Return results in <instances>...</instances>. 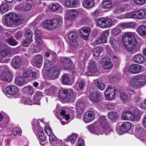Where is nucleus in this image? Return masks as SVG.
I'll return each mask as SVG.
<instances>
[{
  "instance_id": "1",
  "label": "nucleus",
  "mask_w": 146,
  "mask_h": 146,
  "mask_svg": "<svg viewBox=\"0 0 146 146\" xmlns=\"http://www.w3.org/2000/svg\"><path fill=\"white\" fill-rule=\"evenodd\" d=\"M136 35L135 32H128L122 36V43L128 51H131L134 50L135 48V45L138 44L135 37Z\"/></svg>"
},
{
  "instance_id": "2",
  "label": "nucleus",
  "mask_w": 146,
  "mask_h": 146,
  "mask_svg": "<svg viewBox=\"0 0 146 146\" xmlns=\"http://www.w3.org/2000/svg\"><path fill=\"white\" fill-rule=\"evenodd\" d=\"M22 22L21 20L18 19L17 15L13 13L5 15L2 19L3 24L12 27H15L19 25Z\"/></svg>"
},
{
  "instance_id": "3",
  "label": "nucleus",
  "mask_w": 146,
  "mask_h": 146,
  "mask_svg": "<svg viewBox=\"0 0 146 146\" xmlns=\"http://www.w3.org/2000/svg\"><path fill=\"white\" fill-rule=\"evenodd\" d=\"M130 86L137 89L146 85V73L136 75L129 82Z\"/></svg>"
},
{
  "instance_id": "4",
  "label": "nucleus",
  "mask_w": 146,
  "mask_h": 146,
  "mask_svg": "<svg viewBox=\"0 0 146 146\" xmlns=\"http://www.w3.org/2000/svg\"><path fill=\"white\" fill-rule=\"evenodd\" d=\"M141 114V111L137 109H135L132 112L125 111L122 113L121 119L123 120H137L140 119Z\"/></svg>"
},
{
  "instance_id": "5",
  "label": "nucleus",
  "mask_w": 146,
  "mask_h": 146,
  "mask_svg": "<svg viewBox=\"0 0 146 146\" xmlns=\"http://www.w3.org/2000/svg\"><path fill=\"white\" fill-rule=\"evenodd\" d=\"M61 65L62 69L73 73L75 70L72 62L70 59L66 57H63L61 59Z\"/></svg>"
},
{
  "instance_id": "6",
  "label": "nucleus",
  "mask_w": 146,
  "mask_h": 146,
  "mask_svg": "<svg viewBox=\"0 0 146 146\" xmlns=\"http://www.w3.org/2000/svg\"><path fill=\"white\" fill-rule=\"evenodd\" d=\"M96 25L102 28H109L113 25V22L110 19L100 18L96 21Z\"/></svg>"
},
{
  "instance_id": "7",
  "label": "nucleus",
  "mask_w": 146,
  "mask_h": 146,
  "mask_svg": "<svg viewBox=\"0 0 146 146\" xmlns=\"http://www.w3.org/2000/svg\"><path fill=\"white\" fill-rule=\"evenodd\" d=\"M44 130L45 133L49 135V136L50 143L52 145H57L60 141L59 140L57 139L55 136H52V135L53 134L50 127L46 126L45 127Z\"/></svg>"
},
{
  "instance_id": "8",
  "label": "nucleus",
  "mask_w": 146,
  "mask_h": 146,
  "mask_svg": "<svg viewBox=\"0 0 146 146\" xmlns=\"http://www.w3.org/2000/svg\"><path fill=\"white\" fill-rule=\"evenodd\" d=\"M99 121L101 125V127H100L102 128V131H104L105 132V135L108 133L112 131V129H110L106 120V117L104 116L100 117L99 119Z\"/></svg>"
},
{
  "instance_id": "9",
  "label": "nucleus",
  "mask_w": 146,
  "mask_h": 146,
  "mask_svg": "<svg viewBox=\"0 0 146 146\" xmlns=\"http://www.w3.org/2000/svg\"><path fill=\"white\" fill-rule=\"evenodd\" d=\"M144 67L137 64H133L127 68L128 71L132 74H137L142 72L144 70Z\"/></svg>"
},
{
  "instance_id": "10",
  "label": "nucleus",
  "mask_w": 146,
  "mask_h": 146,
  "mask_svg": "<svg viewBox=\"0 0 146 146\" xmlns=\"http://www.w3.org/2000/svg\"><path fill=\"white\" fill-rule=\"evenodd\" d=\"M60 72L59 68L56 66L52 67L47 72L48 76L52 79H55L59 76Z\"/></svg>"
},
{
  "instance_id": "11",
  "label": "nucleus",
  "mask_w": 146,
  "mask_h": 146,
  "mask_svg": "<svg viewBox=\"0 0 146 146\" xmlns=\"http://www.w3.org/2000/svg\"><path fill=\"white\" fill-rule=\"evenodd\" d=\"M88 129L92 133H93L97 135H102L104 134V132L102 131V128H97L95 124H92L87 126Z\"/></svg>"
},
{
  "instance_id": "12",
  "label": "nucleus",
  "mask_w": 146,
  "mask_h": 146,
  "mask_svg": "<svg viewBox=\"0 0 146 146\" xmlns=\"http://www.w3.org/2000/svg\"><path fill=\"white\" fill-rule=\"evenodd\" d=\"M101 95L100 93L95 91L90 94L89 99L93 103H97L101 101Z\"/></svg>"
},
{
  "instance_id": "13",
  "label": "nucleus",
  "mask_w": 146,
  "mask_h": 146,
  "mask_svg": "<svg viewBox=\"0 0 146 146\" xmlns=\"http://www.w3.org/2000/svg\"><path fill=\"white\" fill-rule=\"evenodd\" d=\"M33 5V3L31 1H27L26 3L20 4L17 6L18 9L21 11H28L30 10Z\"/></svg>"
},
{
  "instance_id": "14",
  "label": "nucleus",
  "mask_w": 146,
  "mask_h": 146,
  "mask_svg": "<svg viewBox=\"0 0 146 146\" xmlns=\"http://www.w3.org/2000/svg\"><path fill=\"white\" fill-rule=\"evenodd\" d=\"M13 78V75L12 73L9 71L3 72L1 76V80L8 83L11 82Z\"/></svg>"
},
{
  "instance_id": "15",
  "label": "nucleus",
  "mask_w": 146,
  "mask_h": 146,
  "mask_svg": "<svg viewBox=\"0 0 146 146\" xmlns=\"http://www.w3.org/2000/svg\"><path fill=\"white\" fill-rule=\"evenodd\" d=\"M19 91V88L14 85L7 86L5 88V92L8 94L13 95L16 94Z\"/></svg>"
},
{
  "instance_id": "16",
  "label": "nucleus",
  "mask_w": 146,
  "mask_h": 146,
  "mask_svg": "<svg viewBox=\"0 0 146 146\" xmlns=\"http://www.w3.org/2000/svg\"><path fill=\"white\" fill-rule=\"evenodd\" d=\"M42 56L38 54L34 56L32 60V64L34 66L39 67L42 65Z\"/></svg>"
},
{
  "instance_id": "17",
  "label": "nucleus",
  "mask_w": 146,
  "mask_h": 146,
  "mask_svg": "<svg viewBox=\"0 0 146 146\" xmlns=\"http://www.w3.org/2000/svg\"><path fill=\"white\" fill-rule=\"evenodd\" d=\"M90 31L91 29L87 27H83L79 30L80 35L86 40L88 39Z\"/></svg>"
},
{
  "instance_id": "18",
  "label": "nucleus",
  "mask_w": 146,
  "mask_h": 146,
  "mask_svg": "<svg viewBox=\"0 0 146 146\" xmlns=\"http://www.w3.org/2000/svg\"><path fill=\"white\" fill-rule=\"evenodd\" d=\"M12 61L11 64L13 68L17 69L21 67L22 61L21 59L19 57H15L12 59Z\"/></svg>"
},
{
  "instance_id": "19",
  "label": "nucleus",
  "mask_w": 146,
  "mask_h": 146,
  "mask_svg": "<svg viewBox=\"0 0 146 146\" xmlns=\"http://www.w3.org/2000/svg\"><path fill=\"white\" fill-rule=\"evenodd\" d=\"M94 114L92 111H88L84 114L83 119L86 123H89L93 120L94 119Z\"/></svg>"
},
{
  "instance_id": "20",
  "label": "nucleus",
  "mask_w": 146,
  "mask_h": 146,
  "mask_svg": "<svg viewBox=\"0 0 146 146\" xmlns=\"http://www.w3.org/2000/svg\"><path fill=\"white\" fill-rule=\"evenodd\" d=\"M135 23L134 22H122L119 24L118 26L122 29L135 28Z\"/></svg>"
},
{
  "instance_id": "21",
  "label": "nucleus",
  "mask_w": 146,
  "mask_h": 146,
  "mask_svg": "<svg viewBox=\"0 0 146 146\" xmlns=\"http://www.w3.org/2000/svg\"><path fill=\"white\" fill-rule=\"evenodd\" d=\"M65 4L69 7H75L79 5V1L78 0H66Z\"/></svg>"
},
{
  "instance_id": "22",
  "label": "nucleus",
  "mask_w": 146,
  "mask_h": 146,
  "mask_svg": "<svg viewBox=\"0 0 146 146\" xmlns=\"http://www.w3.org/2000/svg\"><path fill=\"white\" fill-rule=\"evenodd\" d=\"M131 127V125L130 123L126 121L124 122L120 127V131L123 133H126L129 131Z\"/></svg>"
},
{
  "instance_id": "23",
  "label": "nucleus",
  "mask_w": 146,
  "mask_h": 146,
  "mask_svg": "<svg viewBox=\"0 0 146 146\" xmlns=\"http://www.w3.org/2000/svg\"><path fill=\"white\" fill-rule=\"evenodd\" d=\"M135 131L137 136L139 139L142 140L145 139L144 137L146 134L145 133L143 128L140 127H136Z\"/></svg>"
},
{
  "instance_id": "24",
  "label": "nucleus",
  "mask_w": 146,
  "mask_h": 146,
  "mask_svg": "<svg viewBox=\"0 0 146 146\" xmlns=\"http://www.w3.org/2000/svg\"><path fill=\"white\" fill-rule=\"evenodd\" d=\"M67 17L70 20L75 19L78 16L77 12L74 10H70L67 13Z\"/></svg>"
},
{
  "instance_id": "25",
  "label": "nucleus",
  "mask_w": 146,
  "mask_h": 146,
  "mask_svg": "<svg viewBox=\"0 0 146 146\" xmlns=\"http://www.w3.org/2000/svg\"><path fill=\"white\" fill-rule=\"evenodd\" d=\"M133 59L134 62L138 64H142L145 61L144 56L142 55L139 54L133 56Z\"/></svg>"
},
{
  "instance_id": "26",
  "label": "nucleus",
  "mask_w": 146,
  "mask_h": 146,
  "mask_svg": "<svg viewBox=\"0 0 146 146\" xmlns=\"http://www.w3.org/2000/svg\"><path fill=\"white\" fill-rule=\"evenodd\" d=\"M95 85L100 90H103L105 88V84L100 79H98L94 80Z\"/></svg>"
},
{
  "instance_id": "27",
  "label": "nucleus",
  "mask_w": 146,
  "mask_h": 146,
  "mask_svg": "<svg viewBox=\"0 0 146 146\" xmlns=\"http://www.w3.org/2000/svg\"><path fill=\"white\" fill-rule=\"evenodd\" d=\"M102 64L103 67L106 69H110L112 67L111 61L107 58L103 59Z\"/></svg>"
},
{
  "instance_id": "28",
  "label": "nucleus",
  "mask_w": 146,
  "mask_h": 146,
  "mask_svg": "<svg viewBox=\"0 0 146 146\" xmlns=\"http://www.w3.org/2000/svg\"><path fill=\"white\" fill-rule=\"evenodd\" d=\"M23 91L25 94L31 95L34 94L35 92V90L32 86L28 85L23 88Z\"/></svg>"
},
{
  "instance_id": "29",
  "label": "nucleus",
  "mask_w": 146,
  "mask_h": 146,
  "mask_svg": "<svg viewBox=\"0 0 146 146\" xmlns=\"http://www.w3.org/2000/svg\"><path fill=\"white\" fill-rule=\"evenodd\" d=\"M82 5L85 8L90 9L94 6L95 3L94 0H84Z\"/></svg>"
},
{
  "instance_id": "30",
  "label": "nucleus",
  "mask_w": 146,
  "mask_h": 146,
  "mask_svg": "<svg viewBox=\"0 0 146 146\" xmlns=\"http://www.w3.org/2000/svg\"><path fill=\"white\" fill-rule=\"evenodd\" d=\"M84 103L82 102L78 101L76 103L77 114H80L83 112L84 109Z\"/></svg>"
},
{
  "instance_id": "31",
  "label": "nucleus",
  "mask_w": 146,
  "mask_h": 146,
  "mask_svg": "<svg viewBox=\"0 0 146 146\" xmlns=\"http://www.w3.org/2000/svg\"><path fill=\"white\" fill-rule=\"evenodd\" d=\"M112 6V2L108 0L104 1L101 4V7L105 9H109L111 8Z\"/></svg>"
},
{
  "instance_id": "32",
  "label": "nucleus",
  "mask_w": 146,
  "mask_h": 146,
  "mask_svg": "<svg viewBox=\"0 0 146 146\" xmlns=\"http://www.w3.org/2000/svg\"><path fill=\"white\" fill-rule=\"evenodd\" d=\"M42 25L44 28L48 30L53 29L52 20H44L42 22Z\"/></svg>"
},
{
  "instance_id": "33",
  "label": "nucleus",
  "mask_w": 146,
  "mask_h": 146,
  "mask_svg": "<svg viewBox=\"0 0 146 146\" xmlns=\"http://www.w3.org/2000/svg\"><path fill=\"white\" fill-rule=\"evenodd\" d=\"M137 19L146 18V10L141 9L136 11Z\"/></svg>"
},
{
  "instance_id": "34",
  "label": "nucleus",
  "mask_w": 146,
  "mask_h": 146,
  "mask_svg": "<svg viewBox=\"0 0 146 146\" xmlns=\"http://www.w3.org/2000/svg\"><path fill=\"white\" fill-rule=\"evenodd\" d=\"M137 32L141 36L146 35V26L141 25L137 28Z\"/></svg>"
},
{
  "instance_id": "35",
  "label": "nucleus",
  "mask_w": 146,
  "mask_h": 146,
  "mask_svg": "<svg viewBox=\"0 0 146 146\" xmlns=\"http://www.w3.org/2000/svg\"><path fill=\"white\" fill-rule=\"evenodd\" d=\"M67 93L71 94L72 93L70 90H67L66 89L61 90L59 92V96L61 99L68 100L67 97H69V96H67Z\"/></svg>"
},
{
  "instance_id": "36",
  "label": "nucleus",
  "mask_w": 146,
  "mask_h": 146,
  "mask_svg": "<svg viewBox=\"0 0 146 146\" xmlns=\"http://www.w3.org/2000/svg\"><path fill=\"white\" fill-rule=\"evenodd\" d=\"M70 78L67 74H65L62 77V82L63 84L68 85L70 84Z\"/></svg>"
},
{
  "instance_id": "37",
  "label": "nucleus",
  "mask_w": 146,
  "mask_h": 146,
  "mask_svg": "<svg viewBox=\"0 0 146 146\" xmlns=\"http://www.w3.org/2000/svg\"><path fill=\"white\" fill-rule=\"evenodd\" d=\"M97 67L88 68V70L85 73V74L88 76H94L98 72Z\"/></svg>"
},
{
  "instance_id": "38",
  "label": "nucleus",
  "mask_w": 146,
  "mask_h": 146,
  "mask_svg": "<svg viewBox=\"0 0 146 146\" xmlns=\"http://www.w3.org/2000/svg\"><path fill=\"white\" fill-rule=\"evenodd\" d=\"M53 29L60 26L62 23V20L59 19H52Z\"/></svg>"
},
{
  "instance_id": "39",
  "label": "nucleus",
  "mask_w": 146,
  "mask_h": 146,
  "mask_svg": "<svg viewBox=\"0 0 146 146\" xmlns=\"http://www.w3.org/2000/svg\"><path fill=\"white\" fill-rule=\"evenodd\" d=\"M77 137V135L76 134H72L68 137L66 140V141L70 142L72 144H74L76 141Z\"/></svg>"
},
{
  "instance_id": "40",
  "label": "nucleus",
  "mask_w": 146,
  "mask_h": 146,
  "mask_svg": "<svg viewBox=\"0 0 146 146\" xmlns=\"http://www.w3.org/2000/svg\"><path fill=\"white\" fill-rule=\"evenodd\" d=\"M120 97L124 103H125V102H129L131 100V97L128 96L127 95L124 93L121 92L120 93Z\"/></svg>"
},
{
  "instance_id": "41",
  "label": "nucleus",
  "mask_w": 146,
  "mask_h": 146,
  "mask_svg": "<svg viewBox=\"0 0 146 146\" xmlns=\"http://www.w3.org/2000/svg\"><path fill=\"white\" fill-rule=\"evenodd\" d=\"M78 34L74 31H69L68 33V37L69 41L77 38Z\"/></svg>"
},
{
  "instance_id": "42",
  "label": "nucleus",
  "mask_w": 146,
  "mask_h": 146,
  "mask_svg": "<svg viewBox=\"0 0 146 146\" xmlns=\"http://www.w3.org/2000/svg\"><path fill=\"white\" fill-rule=\"evenodd\" d=\"M12 133L14 136H20L21 135L22 131L19 127H16L13 129Z\"/></svg>"
},
{
  "instance_id": "43",
  "label": "nucleus",
  "mask_w": 146,
  "mask_h": 146,
  "mask_svg": "<svg viewBox=\"0 0 146 146\" xmlns=\"http://www.w3.org/2000/svg\"><path fill=\"white\" fill-rule=\"evenodd\" d=\"M3 50L1 51V55L3 57H5L10 52V50L7 47H4V48L2 47Z\"/></svg>"
},
{
  "instance_id": "44",
  "label": "nucleus",
  "mask_w": 146,
  "mask_h": 146,
  "mask_svg": "<svg viewBox=\"0 0 146 146\" xmlns=\"http://www.w3.org/2000/svg\"><path fill=\"white\" fill-rule=\"evenodd\" d=\"M125 18L137 19L136 11L126 13L125 15Z\"/></svg>"
},
{
  "instance_id": "45",
  "label": "nucleus",
  "mask_w": 146,
  "mask_h": 146,
  "mask_svg": "<svg viewBox=\"0 0 146 146\" xmlns=\"http://www.w3.org/2000/svg\"><path fill=\"white\" fill-rule=\"evenodd\" d=\"M25 79L21 76H19L16 77L15 79V82L17 85H20L23 84L25 82Z\"/></svg>"
},
{
  "instance_id": "46",
  "label": "nucleus",
  "mask_w": 146,
  "mask_h": 146,
  "mask_svg": "<svg viewBox=\"0 0 146 146\" xmlns=\"http://www.w3.org/2000/svg\"><path fill=\"white\" fill-rule=\"evenodd\" d=\"M102 48L100 47L96 48L93 50V54L96 57H98L101 52Z\"/></svg>"
},
{
  "instance_id": "47",
  "label": "nucleus",
  "mask_w": 146,
  "mask_h": 146,
  "mask_svg": "<svg viewBox=\"0 0 146 146\" xmlns=\"http://www.w3.org/2000/svg\"><path fill=\"white\" fill-rule=\"evenodd\" d=\"M70 45L72 47H77L79 44V42L78 40V38L69 41Z\"/></svg>"
},
{
  "instance_id": "48",
  "label": "nucleus",
  "mask_w": 146,
  "mask_h": 146,
  "mask_svg": "<svg viewBox=\"0 0 146 146\" xmlns=\"http://www.w3.org/2000/svg\"><path fill=\"white\" fill-rule=\"evenodd\" d=\"M116 93H105V95L106 98L109 100H112L115 97Z\"/></svg>"
},
{
  "instance_id": "49",
  "label": "nucleus",
  "mask_w": 146,
  "mask_h": 146,
  "mask_svg": "<svg viewBox=\"0 0 146 146\" xmlns=\"http://www.w3.org/2000/svg\"><path fill=\"white\" fill-rule=\"evenodd\" d=\"M60 7V6L57 3H53L50 7V9L53 11L58 10Z\"/></svg>"
},
{
  "instance_id": "50",
  "label": "nucleus",
  "mask_w": 146,
  "mask_h": 146,
  "mask_svg": "<svg viewBox=\"0 0 146 146\" xmlns=\"http://www.w3.org/2000/svg\"><path fill=\"white\" fill-rule=\"evenodd\" d=\"M31 74L32 71L30 69H25L23 71V76L26 78L31 76Z\"/></svg>"
},
{
  "instance_id": "51",
  "label": "nucleus",
  "mask_w": 146,
  "mask_h": 146,
  "mask_svg": "<svg viewBox=\"0 0 146 146\" xmlns=\"http://www.w3.org/2000/svg\"><path fill=\"white\" fill-rule=\"evenodd\" d=\"M8 9V5L6 3H4L1 5V12L3 13L7 11Z\"/></svg>"
},
{
  "instance_id": "52",
  "label": "nucleus",
  "mask_w": 146,
  "mask_h": 146,
  "mask_svg": "<svg viewBox=\"0 0 146 146\" xmlns=\"http://www.w3.org/2000/svg\"><path fill=\"white\" fill-rule=\"evenodd\" d=\"M109 32L108 31H106L102 32L100 38L103 40V43H105L107 40V37L108 36Z\"/></svg>"
},
{
  "instance_id": "53",
  "label": "nucleus",
  "mask_w": 146,
  "mask_h": 146,
  "mask_svg": "<svg viewBox=\"0 0 146 146\" xmlns=\"http://www.w3.org/2000/svg\"><path fill=\"white\" fill-rule=\"evenodd\" d=\"M116 93L115 88L112 85H109L107 88L105 93Z\"/></svg>"
},
{
  "instance_id": "54",
  "label": "nucleus",
  "mask_w": 146,
  "mask_h": 146,
  "mask_svg": "<svg viewBox=\"0 0 146 146\" xmlns=\"http://www.w3.org/2000/svg\"><path fill=\"white\" fill-rule=\"evenodd\" d=\"M33 33L32 31L29 29L26 31L25 33V36L26 38L32 40Z\"/></svg>"
},
{
  "instance_id": "55",
  "label": "nucleus",
  "mask_w": 146,
  "mask_h": 146,
  "mask_svg": "<svg viewBox=\"0 0 146 146\" xmlns=\"http://www.w3.org/2000/svg\"><path fill=\"white\" fill-rule=\"evenodd\" d=\"M117 114L115 112L111 111L108 115V118L111 120H114L117 117Z\"/></svg>"
},
{
  "instance_id": "56",
  "label": "nucleus",
  "mask_w": 146,
  "mask_h": 146,
  "mask_svg": "<svg viewBox=\"0 0 146 146\" xmlns=\"http://www.w3.org/2000/svg\"><path fill=\"white\" fill-rule=\"evenodd\" d=\"M121 30L120 29L115 28L111 30V33L114 36H117L121 32Z\"/></svg>"
},
{
  "instance_id": "57",
  "label": "nucleus",
  "mask_w": 146,
  "mask_h": 146,
  "mask_svg": "<svg viewBox=\"0 0 146 146\" xmlns=\"http://www.w3.org/2000/svg\"><path fill=\"white\" fill-rule=\"evenodd\" d=\"M125 9L123 7H117L113 11V12L115 14H119L125 11Z\"/></svg>"
},
{
  "instance_id": "58",
  "label": "nucleus",
  "mask_w": 146,
  "mask_h": 146,
  "mask_svg": "<svg viewBox=\"0 0 146 146\" xmlns=\"http://www.w3.org/2000/svg\"><path fill=\"white\" fill-rule=\"evenodd\" d=\"M23 101L25 104L31 105L33 104L31 99L29 98H25L23 99Z\"/></svg>"
},
{
  "instance_id": "59",
  "label": "nucleus",
  "mask_w": 146,
  "mask_h": 146,
  "mask_svg": "<svg viewBox=\"0 0 146 146\" xmlns=\"http://www.w3.org/2000/svg\"><path fill=\"white\" fill-rule=\"evenodd\" d=\"M84 139L81 137H79L77 142L76 146H84Z\"/></svg>"
},
{
  "instance_id": "60",
  "label": "nucleus",
  "mask_w": 146,
  "mask_h": 146,
  "mask_svg": "<svg viewBox=\"0 0 146 146\" xmlns=\"http://www.w3.org/2000/svg\"><path fill=\"white\" fill-rule=\"evenodd\" d=\"M60 115H62L66 120H68L70 118V116L66 111L64 110H62L60 112Z\"/></svg>"
},
{
  "instance_id": "61",
  "label": "nucleus",
  "mask_w": 146,
  "mask_h": 146,
  "mask_svg": "<svg viewBox=\"0 0 146 146\" xmlns=\"http://www.w3.org/2000/svg\"><path fill=\"white\" fill-rule=\"evenodd\" d=\"M109 42L113 48H115L117 41L113 37H111L109 39Z\"/></svg>"
},
{
  "instance_id": "62",
  "label": "nucleus",
  "mask_w": 146,
  "mask_h": 146,
  "mask_svg": "<svg viewBox=\"0 0 146 146\" xmlns=\"http://www.w3.org/2000/svg\"><path fill=\"white\" fill-rule=\"evenodd\" d=\"M32 126L34 129L36 130L37 128L40 127L39 126V122L36 119H34L32 123Z\"/></svg>"
},
{
  "instance_id": "63",
  "label": "nucleus",
  "mask_w": 146,
  "mask_h": 146,
  "mask_svg": "<svg viewBox=\"0 0 146 146\" xmlns=\"http://www.w3.org/2000/svg\"><path fill=\"white\" fill-rule=\"evenodd\" d=\"M47 90L49 95H52L54 93L56 90L54 86H51Z\"/></svg>"
},
{
  "instance_id": "64",
  "label": "nucleus",
  "mask_w": 146,
  "mask_h": 146,
  "mask_svg": "<svg viewBox=\"0 0 146 146\" xmlns=\"http://www.w3.org/2000/svg\"><path fill=\"white\" fill-rule=\"evenodd\" d=\"M8 41L9 44L12 46L15 45L18 43L17 41L13 38L9 39L8 40Z\"/></svg>"
}]
</instances>
